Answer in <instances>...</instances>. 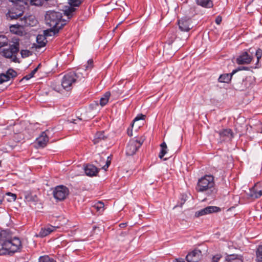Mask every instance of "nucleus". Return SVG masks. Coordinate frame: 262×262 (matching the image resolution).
I'll use <instances>...</instances> for the list:
<instances>
[{
    "label": "nucleus",
    "instance_id": "obj_5",
    "mask_svg": "<svg viewBox=\"0 0 262 262\" xmlns=\"http://www.w3.org/2000/svg\"><path fill=\"white\" fill-rule=\"evenodd\" d=\"M19 40L18 38H12V44L9 45L8 48L3 50V55L7 58H12L13 61L16 62V54L19 51Z\"/></svg>",
    "mask_w": 262,
    "mask_h": 262
},
{
    "label": "nucleus",
    "instance_id": "obj_48",
    "mask_svg": "<svg viewBox=\"0 0 262 262\" xmlns=\"http://www.w3.org/2000/svg\"><path fill=\"white\" fill-rule=\"evenodd\" d=\"M186 196H185V195H182V200H183V202H181V205H182V204H183L184 203V202H185V200H186Z\"/></svg>",
    "mask_w": 262,
    "mask_h": 262
},
{
    "label": "nucleus",
    "instance_id": "obj_32",
    "mask_svg": "<svg viewBox=\"0 0 262 262\" xmlns=\"http://www.w3.org/2000/svg\"><path fill=\"white\" fill-rule=\"evenodd\" d=\"M76 11V9L73 6H71L69 7L67 10L64 11V14L68 16L69 18L72 16V14Z\"/></svg>",
    "mask_w": 262,
    "mask_h": 262
},
{
    "label": "nucleus",
    "instance_id": "obj_28",
    "mask_svg": "<svg viewBox=\"0 0 262 262\" xmlns=\"http://www.w3.org/2000/svg\"><path fill=\"white\" fill-rule=\"evenodd\" d=\"M256 262H262V245H259L256 250Z\"/></svg>",
    "mask_w": 262,
    "mask_h": 262
},
{
    "label": "nucleus",
    "instance_id": "obj_20",
    "mask_svg": "<svg viewBox=\"0 0 262 262\" xmlns=\"http://www.w3.org/2000/svg\"><path fill=\"white\" fill-rule=\"evenodd\" d=\"M48 132V130H46L42 132L40 136L36 139L37 143L40 147H45L49 141V137L47 136Z\"/></svg>",
    "mask_w": 262,
    "mask_h": 262
},
{
    "label": "nucleus",
    "instance_id": "obj_2",
    "mask_svg": "<svg viewBox=\"0 0 262 262\" xmlns=\"http://www.w3.org/2000/svg\"><path fill=\"white\" fill-rule=\"evenodd\" d=\"M195 189L196 191L204 193L212 198L215 196L217 190L215 187L214 177L205 175L199 179Z\"/></svg>",
    "mask_w": 262,
    "mask_h": 262
},
{
    "label": "nucleus",
    "instance_id": "obj_29",
    "mask_svg": "<svg viewBox=\"0 0 262 262\" xmlns=\"http://www.w3.org/2000/svg\"><path fill=\"white\" fill-rule=\"evenodd\" d=\"M40 66L41 64H39L38 66L36 68H35L33 71H32V72L30 74L24 77L21 81H22L24 79L29 80L30 79L32 78L34 76V74L37 72L38 68L40 67Z\"/></svg>",
    "mask_w": 262,
    "mask_h": 262
},
{
    "label": "nucleus",
    "instance_id": "obj_22",
    "mask_svg": "<svg viewBox=\"0 0 262 262\" xmlns=\"http://www.w3.org/2000/svg\"><path fill=\"white\" fill-rule=\"evenodd\" d=\"M106 138L107 135L104 131L98 132L95 135L93 142L94 144H97L102 140H105Z\"/></svg>",
    "mask_w": 262,
    "mask_h": 262
},
{
    "label": "nucleus",
    "instance_id": "obj_34",
    "mask_svg": "<svg viewBox=\"0 0 262 262\" xmlns=\"http://www.w3.org/2000/svg\"><path fill=\"white\" fill-rule=\"evenodd\" d=\"M93 207L96 209L98 211H101L103 210L104 204L101 202L97 203L93 206Z\"/></svg>",
    "mask_w": 262,
    "mask_h": 262
},
{
    "label": "nucleus",
    "instance_id": "obj_27",
    "mask_svg": "<svg viewBox=\"0 0 262 262\" xmlns=\"http://www.w3.org/2000/svg\"><path fill=\"white\" fill-rule=\"evenodd\" d=\"M161 150L159 155V157L160 159H162L163 157L165 156V155L167 152V145L165 142H163L160 145Z\"/></svg>",
    "mask_w": 262,
    "mask_h": 262
},
{
    "label": "nucleus",
    "instance_id": "obj_25",
    "mask_svg": "<svg viewBox=\"0 0 262 262\" xmlns=\"http://www.w3.org/2000/svg\"><path fill=\"white\" fill-rule=\"evenodd\" d=\"M233 75L232 72L230 74H222L220 75L218 80L220 82L228 83L231 81Z\"/></svg>",
    "mask_w": 262,
    "mask_h": 262
},
{
    "label": "nucleus",
    "instance_id": "obj_50",
    "mask_svg": "<svg viewBox=\"0 0 262 262\" xmlns=\"http://www.w3.org/2000/svg\"><path fill=\"white\" fill-rule=\"evenodd\" d=\"M126 223H122V224H120V227L123 228V227H124L126 225Z\"/></svg>",
    "mask_w": 262,
    "mask_h": 262
},
{
    "label": "nucleus",
    "instance_id": "obj_51",
    "mask_svg": "<svg viewBox=\"0 0 262 262\" xmlns=\"http://www.w3.org/2000/svg\"><path fill=\"white\" fill-rule=\"evenodd\" d=\"M2 83H0V84H2Z\"/></svg>",
    "mask_w": 262,
    "mask_h": 262
},
{
    "label": "nucleus",
    "instance_id": "obj_14",
    "mask_svg": "<svg viewBox=\"0 0 262 262\" xmlns=\"http://www.w3.org/2000/svg\"><path fill=\"white\" fill-rule=\"evenodd\" d=\"M221 141H230L233 138V133L231 129L226 128L217 132Z\"/></svg>",
    "mask_w": 262,
    "mask_h": 262
},
{
    "label": "nucleus",
    "instance_id": "obj_13",
    "mask_svg": "<svg viewBox=\"0 0 262 262\" xmlns=\"http://www.w3.org/2000/svg\"><path fill=\"white\" fill-rule=\"evenodd\" d=\"M191 19L182 18L178 21L179 29L182 31L188 32L193 27L191 25Z\"/></svg>",
    "mask_w": 262,
    "mask_h": 262
},
{
    "label": "nucleus",
    "instance_id": "obj_17",
    "mask_svg": "<svg viewBox=\"0 0 262 262\" xmlns=\"http://www.w3.org/2000/svg\"><path fill=\"white\" fill-rule=\"evenodd\" d=\"M58 227H55L51 225H49L43 228H41L39 233L37 235V236L40 237H44L48 235L52 232L56 230Z\"/></svg>",
    "mask_w": 262,
    "mask_h": 262
},
{
    "label": "nucleus",
    "instance_id": "obj_40",
    "mask_svg": "<svg viewBox=\"0 0 262 262\" xmlns=\"http://www.w3.org/2000/svg\"><path fill=\"white\" fill-rule=\"evenodd\" d=\"M255 55L256 56V58L257 59V61H259V59L262 56V50L260 49H258L256 50L255 53Z\"/></svg>",
    "mask_w": 262,
    "mask_h": 262
},
{
    "label": "nucleus",
    "instance_id": "obj_11",
    "mask_svg": "<svg viewBox=\"0 0 262 262\" xmlns=\"http://www.w3.org/2000/svg\"><path fill=\"white\" fill-rule=\"evenodd\" d=\"M17 72L12 69H8L6 73L0 74V83H4L9 81L10 79L16 77Z\"/></svg>",
    "mask_w": 262,
    "mask_h": 262
},
{
    "label": "nucleus",
    "instance_id": "obj_15",
    "mask_svg": "<svg viewBox=\"0 0 262 262\" xmlns=\"http://www.w3.org/2000/svg\"><path fill=\"white\" fill-rule=\"evenodd\" d=\"M23 11L16 8H12L6 14V17L8 19L14 20L21 17L23 15Z\"/></svg>",
    "mask_w": 262,
    "mask_h": 262
},
{
    "label": "nucleus",
    "instance_id": "obj_8",
    "mask_svg": "<svg viewBox=\"0 0 262 262\" xmlns=\"http://www.w3.org/2000/svg\"><path fill=\"white\" fill-rule=\"evenodd\" d=\"M30 19V18H20L21 21H25V24L24 25H30L31 24L28 23V20ZM24 24L19 25V24H15V25H12L10 26L9 29L10 31L14 34H16L18 36H23L24 34V30L23 27Z\"/></svg>",
    "mask_w": 262,
    "mask_h": 262
},
{
    "label": "nucleus",
    "instance_id": "obj_35",
    "mask_svg": "<svg viewBox=\"0 0 262 262\" xmlns=\"http://www.w3.org/2000/svg\"><path fill=\"white\" fill-rule=\"evenodd\" d=\"M222 257V255L221 254H216L212 256L211 258V262H219Z\"/></svg>",
    "mask_w": 262,
    "mask_h": 262
},
{
    "label": "nucleus",
    "instance_id": "obj_3",
    "mask_svg": "<svg viewBox=\"0 0 262 262\" xmlns=\"http://www.w3.org/2000/svg\"><path fill=\"white\" fill-rule=\"evenodd\" d=\"M62 17V13L59 12L49 10L46 13L45 18L47 24L54 33L58 32L66 25V21Z\"/></svg>",
    "mask_w": 262,
    "mask_h": 262
},
{
    "label": "nucleus",
    "instance_id": "obj_9",
    "mask_svg": "<svg viewBox=\"0 0 262 262\" xmlns=\"http://www.w3.org/2000/svg\"><path fill=\"white\" fill-rule=\"evenodd\" d=\"M249 198L256 199L262 195V182L255 184L250 189L248 193Z\"/></svg>",
    "mask_w": 262,
    "mask_h": 262
},
{
    "label": "nucleus",
    "instance_id": "obj_42",
    "mask_svg": "<svg viewBox=\"0 0 262 262\" xmlns=\"http://www.w3.org/2000/svg\"><path fill=\"white\" fill-rule=\"evenodd\" d=\"M145 115H143L142 114L138 115L134 119V123L138 120H144L145 118Z\"/></svg>",
    "mask_w": 262,
    "mask_h": 262
},
{
    "label": "nucleus",
    "instance_id": "obj_49",
    "mask_svg": "<svg viewBox=\"0 0 262 262\" xmlns=\"http://www.w3.org/2000/svg\"><path fill=\"white\" fill-rule=\"evenodd\" d=\"M9 1L13 3H17L18 2L20 1V0H9Z\"/></svg>",
    "mask_w": 262,
    "mask_h": 262
},
{
    "label": "nucleus",
    "instance_id": "obj_47",
    "mask_svg": "<svg viewBox=\"0 0 262 262\" xmlns=\"http://www.w3.org/2000/svg\"><path fill=\"white\" fill-rule=\"evenodd\" d=\"M176 262H185L184 261V260L182 258H177V259H176Z\"/></svg>",
    "mask_w": 262,
    "mask_h": 262
},
{
    "label": "nucleus",
    "instance_id": "obj_10",
    "mask_svg": "<svg viewBox=\"0 0 262 262\" xmlns=\"http://www.w3.org/2000/svg\"><path fill=\"white\" fill-rule=\"evenodd\" d=\"M221 211V208L216 206H207L200 210L196 211L195 213L196 217L205 215L212 213L217 212Z\"/></svg>",
    "mask_w": 262,
    "mask_h": 262
},
{
    "label": "nucleus",
    "instance_id": "obj_21",
    "mask_svg": "<svg viewBox=\"0 0 262 262\" xmlns=\"http://www.w3.org/2000/svg\"><path fill=\"white\" fill-rule=\"evenodd\" d=\"M224 262H243L242 256L237 254L227 255Z\"/></svg>",
    "mask_w": 262,
    "mask_h": 262
},
{
    "label": "nucleus",
    "instance_id": "obj_33",
    "mask_svg": "<svg viewBox=\"0 0 262 262\" xmlns=\"http://www.w3.org/2000/svg\"><path fill=\"white\" fill-rule=\"evenodd\" d=\"M83 0H69V4L71 6L79 7Z\"/></svg>",
    "mask_w": 262,
    "mask_h": 262
},
{
    "label": "nucleus",
    "instance_id": "obj_1",
    "mask_svg": "<svg viewBox=\"0 0 262 262\" xmlns=\"http://www.w3.org/2000/svg\"><path fill=\"white\" fill-rule=\"evenodd\" d=\"M22 248V243L19 238L13 237L6 230L0 231V255H11L20 252Z\"/></svg>",
    "mask_w": 262,
    "mask_h": 262
},
{
    "label": "nucleus",
    "instance_id": "obj_12",
    "mask_svg": "<svg viewBox=\"0 0 262 262\" xmlns=\"http://www.w3.org/2000/svg\"><path fill=\"white\" fill-rule=\"evenodd\" d=\"M202 257V252L198 249H195L189 253L186 259L188 262H198Z\"/></svg>",
    "mask_w": 262,
    "mask_h": 262
},
{
    "label": "nucleus",
    "instance_id": "obj_41",
    "mask_svg": "<svg viewBox=\"0 0 262 262\" xmlns=\"http://www.w3.org/2000/svg\"><path fill=\"white\" fill-rule=\"evenodd\" d=\"M93 60L92 59H89L87 62V66H85V70L91 69L93 67Z\"/></svg>",
    "mask_w": 262,
    "mask_h": 262
},
{
    "label": "nucleus",
    "instance_id": "obj_30",
    "mask_svg": "<svg viewBox=\"0 0 262 262\" xmlns=\"http://www.w3.org/2000/svg\"><path fill=\"white\" fill-rule=\"evenodd\" d=\"M39 262H56L53 258L48 255L42 256L39 258Z\"/></svg>",
    "mask_w": 262,
    "mask_h": 262
},
{
    "label": "nucleus",
    "instance_id": "obj_37",
    "mask_svg": "<svg viewBox=\"0 0 262 262\" xmlns=\"http://www.w3.org/2000/svg\"><path fill=\"white\" fill-rule=\"evenodd\" d=\"M20 53L23 58L27 57L31 54L30 52L28 50H22Z\"/></svg>",
    "mask_w": 262,
    "mask_h": 262
},
{
    "label": "nucleus",
    "instance_id": "obj_45",
    "mask_svg": "<svg viewBox=\"0 0 262 262\" xmlns=\"http://www.w3.org/2000/svg\"><path fill=\"white\" fill-rule=\"evenodd\" d=\"M248 81V78H246L245 80L243 81V84L245 85V88H249L251 87V83H249V85H247V82Z\"/></svg>",
    "mask_w": 262,
    "mask_h": 262
},
{
    "label": "nucleus",
    "instance_id": "obj_6",
    "mask_svg": "<svg viewBox=\"0 0 262 262\" xmlns=\"http://www.w3.org/2000/svg\"><path fill=\"white\" fill-rule=\"evenodd\" d=\"M144 140L145 138L144 137L130 140L126 148V155L128 156L134 155L142 145Z\"/></svg>",
    "mask_w": 262,
    "mask_h": 262
},
{
    "label": "nucleus",
    "instance_id": "obj_4",
    "mask_svg": "<svg viewBox=\"0 0 262 262\" xmlns=\"http://www.w3.org/2000/svg\"><path fill=\"white\" fill-rule=\"evenodd\" d=\"M84 78V77L79 70L71 71L63 76L61 85L64 90L68 91L71 90L73 83L81 81Z\"/></svg>",
    "mask_w": 262,
    "mask_h": 262
},
{
    "label": "nucleus",
    "instance_id": "obj_39",
    "mask_svg": "<svg viewBox=\"0 0 262 262\" xmlns=\"http://www.w3.org/2000/svg\"><path fill=\"white\" fill-rule=\"evenodd\" d=\"M241 70H249V68L247 67H244V66L239 67L238 68L232 71V74H234L237 72L241 71Z\"/></svg>",
    "mask_w": 262,
    "mask_h": 262
},
{
    "label": "nucleus",
    "instance_id": "obj_46",
    "mask_svg": "<svg viewBox=\"0 0 262 262\" xmlns=\"http://www.w3.org/2000/svg\"><path fill=\"white\" fill-rule=\"evenodd\" d=\"M127 135L129 136H133V130H132V129L130 128V127H128L127 129Z\"/></svg>",
    "mask_w": 262,
    "mask_h": 262
},
{
    "label": "nucleus",
    "instance_id": "obj_24",
    "mask_svg": "<svg viewBox=\"0 0 262 262\" xmlns=\"http://www.w3.org/2000/svg\"><path fill=\"white\" fill-rule=\"evenodd\" d=\"M36 41L37 43L36 46L37 48H40L45 47L47 42L45 37L42 35H37L36 37Z\"/></svg>",
    "mask_w": 262,
    "mask_h": 262
},
{
    "label": "nucleus",
    "instance_id": "obj_19",
    "mask_svg": "<svg viewBox=\"0 0 262 262\" xmlns=\"http://www.w3.org/2000/svg\"><path fill=\"white\" fill-rule=\"evenodd\" d=\"M25 200L30 205H36L38 202V198L36 194L26 192L25 193Z\"/></svg>",
    "mask_w": 262,
    "mask_h": 262
},
{
    "label": "nucleus",
    "instance_id": "obj_31",
    "mask_svg": "<svg viewBox=\"0 0 262 262\" xmlns=\"http://www.w3.org/2000/svg\"><path fill=\"white\" fill-rule=\"evenodd\" d=\"M8 38L3 35H0V48L5 47L8 45Z\"/></svg>",
    "mask_w": 262,
    "mask_h": 262
},
{
    "label": "nucleus",
    "instance_id": "obj_44",
    "mask_svg": "<svg viewBox=\"0 0 262 262\" xmlns=\"http://www.w3.org/2000/svg\"><path fill=\"white\" fill-rule=\"evenodd\" d=\"M222 20V17H221V16H217V17H216V18H215V23H216V24H217V25H220V24H221V23Z\"/></svg>",
    "mask_w": 262,
    "mask_h": 262
},
{
    "label": "nucleus",
    "instance_id": "obj_18",
    "mask_svg": "<svg viewBox=\"0 0 262 262\" xmlns=\"http://www.w3.org/2000/svg\"><path fill=\"white\" fill-rule=\"evenodd\" d=\"M84 172L88 176H96L98 173L99 170L95 165L92 164H87L84 168Z\"/></svg>",
    "mask_w": 262,
    "mask_h": 262
},
{
    "label": "nucleus",
    "instance_id": "obj_38",
    "mask_svg": "<svg viewBox=\"0 0 262 262\" xmlns=\"http://www.w3.org/2000/svg\"><path fill=\"white\" fill-rule=\"evenodd\" d=\"M6 194L8 196H10V198L8 199V201L9 202L14 201L16 199V194H15L14 193H12L11 192H8L6 193Z\"/></svg>",
    "mask_w": 262,
    "mask_h": 262
},
{
    "label": "nucleus",
    "instance_id": "obj_16",
    "mask_svg": "<svg viewBox=\"0 0 262 262\" xmlns=\"http://www.w3.org/2000/svg\"><path fill=\"white\" fill-rule=\"evenodd\" d=\"M252 59V56L248 54L247 52H243L236 59V62L238 64H249Z\"/></svg>",
    "mask_w": 262,
    "mask_h": 262
},
{
    "label": "nucleus",
    "instance_id": "obj_43",
    "mask_svg": "<svg viewBox=\"0 0 262 262\" xmlns=\"http://www.w3.org/2000/svg\"><path fill=\"white\" fill-rule=\"evenodd\" d=\"M109 157H107V160L106 162V164L104 166H103V169L104 170H106L107 168L109 167L110 164H111V160H108Z\"/></svg>",
    "mask_w": 262,
    "mask_h": 262
},
{
    "label": "nucleus",
    "instance_id": "obj_36",
    "mask_svg": "<svg viewBox=\"0 0 262 262\" xmlns=\"http://www.w3.org/2000/svg\"><path fill=\"white\" fill-rule=\"evenodd\" d=\"M28 1L30 2V3L31 5L38 6H41V4H42L41 0H28Z\"/></svg>",
    "mask_w": 262,
    "mask_h": 262
},
{
    "label": "nucleus",
    "instance_id": "obj_7",
    "mask_svg": "<svg viewBox=\"0 0 262 262\" xmlns=\"http://www.w3.org/2000/svg\"><path fill=\"white\" fill-rule=\"evenodd\" d=\"M54 198L58 201H63L69 194V189L65 186H56L53 192Z\"/></svg>",
    "mask_w": 262,
    "mask_h": 262
},
{
    "label": "nucleus",
    "instance_id": "obj_26",
    "mask_svg": "<svg viewBox=\"0 0 262 262\" xmlns=\"http://www.w3.org/2000/svg\"><path fill=\"white\" fill-rule=\"evenodd\" d=\"M111 96L110 92H106L100 100V104L102 106L105 105L108 101Z\"/></svg>",
    "mask_w": 262,
    "mask_h": 262
},
{
    "label": "nucleus",
    "instance_id": "obj_23",
    "mask_svg": "<svg viewBox=\"0 0 262 262\" xmlns=\"http://www.w3.org/2000/svg\"><path fill=\"white\" fill-rule=\"evenodd\" d=\"M196 4L206 8H212L213 6V3L211 0H196Z\"/></svg>",
    "mask_w": 262,
    "mask_h": 262
}]
</instances>
